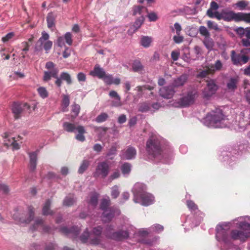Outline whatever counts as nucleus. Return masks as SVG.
Segmentation results:
<instances>
[{
    "instance_id": "nucleus-33",
    "label": "nucleus",
    "mask_w": 250,
    "mask_h": 250,
    "mask_svg": "<svg viewBox=\"0 0 250 250\" xmlns=\"http://www.w3.org/2000/svg\"><path fill=\"white\" fill-rule=\"evenodd\" d=\"M12 111L15 118H19L22 111L21 105L18 103H14L12 106Z\"/></svg>"
},
{
    "instance_id": "nucleus-22",
    "label": "nucleus",
    "mask_w": 250,
    "mask_h": 250,
    "mask_svg": "<svg viewBox=\"0 0 250 250\" xmlns=\"http://www.w3.org/2000/svg\"><path fill=\"white\" fill-rule=\"evenodd\" d=\"M239 78L238 76L230 77L226 81V87L229 92H234L237 88Z\"/></svg>"
},
{
    "instance_id": "nucleus-42",
    "label": "nucleus",
    "mask_w": 250,
    "mask_h": 250,
    "mask_svg": "<svg viewBox=\"0 0 250 250\" xmlns=\"http://www.w3.org/2000/svg\"><path fill=\"white\" fill-rule=\"evenodd\" d=\"M199 32L200 35L203 36L204 38L210 37V35L208 29L204 26H201L199 27Z\"/></svg>"
},
{
    "instance_id": "nucleus-28",
    "label": "nucleus",
    "mask_w": 250,
    "mask_h": 250,
    "mask_svg": "<svg viewBox=\"0 0 250 250\" xmlns=\"http://www.w3.org/2000/svg\"><path fill=\"white\" fill-rule=\"evenodd\" d=\"M102 79L107 84L118 85L121 83V80L119 78H114L112 75L109 74H105Z\"/></svg>"
},
{
    "instance_id": "nucleus-27",
    "label": "nucleus",
    "mask_w": 250,
    "mask_h": 250,
    "mask_svg": "<svg viewBox=\"0 0 250 250\" xmlns=\"http://www.w3.org/2000/svg\"><path fill=\"white\" fill-rule=\"evenodd\" d=\"M99 194L96 192L91 193L87 198V202L89 207L91 208H95L98 204Z\"/></svg>"
},
{
    "instance_id": "nucleus-46",
    "label": "nucleus",
    "mask_w": 250,
    "mask_h": 250,
    "mask_svg": "<svg viewBox=\"0 0 250 250\" xmlns=\"http://www.w3.org/2000/svg\"><path fill=\"white\" fill-rule=\"evenodd\" d=\"M238 21H244L250 22V13H238Z\"/></svg>"
},
{
    "instance_id": "nucleus-21",
    "label": "nucleus",
    "mask_w": 250,
    "mask_h": 250,
    "mask_svg": "<svg viewBox=\"0 0 250 250\" xmlns=\"http://www.w3.org/2000/svg\"><path fill=\"white\" fill-rule=\"evenodd\" d=\"M219 5L215 1H211L210 3V7L207 11L206 15L210 18H215L218 20L220 12L218 11Z\"/></svg>"
},
{
    "instance_id": "nucleus-12",
    "label": "nucleus",
    "mask_w": 250,
    "mask_h": 250,
    "mask_svg": "<svg viewBox=\"0 0 250 250\" xmlns=\"http://www.w3.org/2000/svg\"><path fill=\"white\" fill-rule=\"evenodd\" d=\"M49 35L45 32H42V36L39 40L35 46V50L36 51H40L43 48L46 53H48V51L50 50L52 46V42L49 40Z\"/></svg>"
},
{
    "instance_id": "nucleus-9",
    "label": "nucleus",
    "mask_w": 250,
    "mask_h": 250,
    "mask_svg": "<svg viewBox=\"0 0 250 250\" xmlns=\"http://www.w3.org/2000/svg\"><path fill=\"white\" fill-rule=\"evenodd\" d=\"M198 96V93L195 89L188 91L186 95L181 98L178 101L172 100L170 101L169 104L175 107H182L187 106L192 104Z\"/></svg>"
},
{
    "instance_id": "nucleus-13",
    "label": "nucleus",
    "mask_w": 250,
    "mask_h": 250,
    "mask_svg": "<svg viewBox=\"0 0 250 250\" xmlns=\"http://www.w3.org/2000/svg\"><path fill=\"white\" fill-rule=\"evenodd\" d=\"M45 68L48 70L44 72L43 81L47 82L49 81L51 77L55 78L56 80L59 78L58 74L59 69L55 67V64L52 62H48L46 63Z\"/></svg>"
},
{
    "instance_id": "nucleus-57",
    "label": "nucleus",
    "mask_w": 250,
    "mask_h": 250,
    "mask_svg": "<svg viewBox=\"0 0 250 250\" xmlns=\"http://www.w3.org/2000/svg\"><path fill=\"white\" fill-rule=\"evenodd\" d=\"M64 41H65L67 44L71 45L72 44V36L70 32H67L65 34L64 37Z\"/></svg>"
},
{
    "instance_id": "nucleus-47",
    "label": "nucleus",
    "mask_w": 250,
    "mask_h": 250,
    "mask_svg": "<svg viewBox=\"0 0 250 250\" xmlns=\"http://www.w3.org/2000/svg\"><path fill=\"white\" fill-rule=\"evenodd\" d=\"M80 110V106L77 104L72 105V112L74 114L71 115L72 120L75 119L79 114Z\"/></svg>"
},
{
    "instance_id": "nucleus-6",
    "label": "nucleus",
    "mask_w": 250,
    "mask_h": 250,
    "mask_svg": "<svg viewBox=\"0 0 250 250\" xmlns=\"http://www.w3.org/2000/svg\"><path fill=\"white\" fill-rule=\"evenodd\" d=\"M113 230V226H107L105 232L106 237L112 239L120 241L127 238L131 231H134V228L129 224H126L124 226L122 227V230L112 232Z\"/></svg>"
},
{
    "instance_id": "nucleus-3",
    "label": "nucleus",
    "mask_w": 250,
    "mask_h": 250,
    "mask_svg": "<svg viewBox=\"0 0 250 250\" xmlns=\"http://www.w3.org/2000/svg\"><path fill=\"white\" fill-rule=\"evenodd\" d=\"M229 119L220 108H215L208 112L203 119L206 126L211 128H223L227 126Z\"/></svg>"
},
{
    "instance_id": "nucleus-50",
    "label": "nucleus",
    "mask_w": 250,
    "mask_h": 250,
    "mask_svg": "<svg viewBox=\"0 0 250 250\" xmlns=\"http://www.w3.org/2000/svg\"><path fill=\"white\" fill-rule=\"evenodd\" d=\"M132 69L135 72H139L143 69V66L139 61H135L132 64Z\"/></svg>"
},
{
    "instance_id": "nucleus-35",
    "label": "nucleus",
    "mask_w": 250,
    "mask_h": 250,
    "mask_svg": "<svg viewBox=\"0 0 250 250\" xmlns=\"http://www.w3.org/2000/svg\"><path fill=\"white\" fill-rule=\"evenodd\" d=\"M51 200L48 199L43 205L42 208V214L44 215H52L53 214V211L50 209V207L51 205Z\"/></svg>"
},
{
    "instance_id": "nucleus-32",
    "label": "nucleus",
    "mask_w": 250,
    "mask_h": 250,
    "mask_svg": "<svg viewBox=\"0 0 250 250\" xmlns=\"http://www.w3.org/2000/svg\"><path fill=\"white\" fill-rule=\"evenodd\" d=\"M47 26L49 29L54 30L55 28V16L52 13L48 14L46 18Z\"/></svg>"
},
{
    "instance_id": "nucleus-58",
    "label": "nucleus",
    "mask_w": 250,
    "mask_h": 250,
    "mask_svg": "<svg viewBox=\"0 0 250 250\" xmlns=\"http://www.w3.org/2000/svg\"><path fill=\"white\" fill-rule=\"evenodd\" d=\"M171 29L172 31L175 30L176 34L179 35L181 33L182 27L178 22H176L174 23V26L171 28Z\"/></svg>"
},
{
    "instance_id": "nucleus-1",
    "label": "nucleus",
    "mask_w": 250,
    "mask_h": 250,
    "mask_svg": "<svg viewBox=\"0 0 250 250\" xmlns=\"http://www.w3.org/2000/svg\"><path fill=\"white\" fill-rule=\"evenodd\" d=\"M250 219L248 216H241L234 219L232 222L241 230L233 229L229 235L231 222H224L218 224L216 227V239L221 243L228 244L230 239L239 240L244 242L250 237V224L247 223L246 219Z\"/></svg>"
},
{
    "instance_id": "nucleus-52",
    "label": "nucleus",
    "mask_w": 250,
    "mask_h": 250,
    "mask_svg": "<svg viewBox=\"0 0 250 250\" xmlns=\"http://www.w3.org/2000/svg\"><path fill=\"white\" fill-rule=\"evenodd\" d=\"M89 163L87 160H84L83 161L81 165L80 166L78 172L79 173H83L87 168Z\"/></svg>"
},
{
    "instance_id": "nucleus-55",
    "label": "nucleus",
    "mask_w": 250,
    "mask_h": 250,
    "mask_svg": "<svg viewBox=\"0 0 250 250\" xmlns=\"http://www.w3.org/2000/svg\"><path fill=\"white\" fill-rule=\"evenodd\" d=\"M151 233V232L150 228L142 229L139 231V235L142 237L146 236Z\"/></svg>"
},
{
    "instance_id": "nucleus-48",
    "label": "nucleus",
    "mask_w": 250,
    "mask_h": 250,
    "mask_svg": "<svg viewBox=\"0 0 250 250\" xmlns=\"http://www.w3.org/2000/svg\"><path fill=\"white\" fill-rule=\"evenodd\" d=\"M207 26L210 29H213L217 31H219L221 29L219 27L217 23L211 21H208L207 22Z\"/></svg>"
},
{
    "instance_id": "nucleus-59",
    "label": "nucleus",
    "mask_w": 250,
    "mask_h": 250,
    "mask_svg": "<svg viewBox=\"0 0 250 250\" xmlns=\"http://www.w3.org/2000/svg\"><path fill=\"white\" fill-rule=\"evenodd\" d=\"M144 18L143 16H141L139 19L136 20L133 25V26L136 30L141 26V25H142V23L144 21Z\"/></svg>"
},
{
    "instance_id": "nucleus-54",
    "label": "nucleus",
    "mask_w": 250,
    "mask_h": 250,
    "mask_svg": "<svg viewBox=\"0 0 250 250\" xmlns=\"http://www.w3.org/2000/svg\"><path fill=\"white\" fill-rule=\"evenodd\" d=\"M120 193L119 188L117 186H114L111 188V196L114 198H117Z\"/></svg>"
},
{
    "instance_id": "nucleus-41",
    "label": "nucleus",
    "mask_w": 250,
    "mask_h": 250,
    "mask_svg": "<svg viewBox=\"0 0 250 250\" xmlns=\"http://www.w3.org/2000/svg\"><path fill=\"white\" fill-rule=\"evenodd\" d=\"M147 89V87L146 86H137L134 90L137 91L136 97L138 98H140L143 96L144 93L145 91ZM149 90H151V88H148Z\"/></svg>"
},
{
    "instance_id": "nucleus-34",
    "label": "nucleus",
    "mask_w": 250,
    "mask_h": 250,
    "mask_svg": "<svg viewBox=\"0 0 250 250\" xmlns=\"http://www.w3.org/2000/svg\"><path fill=\"white\" fill-rule=\"evenodd\" d=\"M222 67V63L220 60H217L215 62L214 64H209L208 65V71L210 73H213L216 71L221 70Z\"/></svg>"
},
{
    "instance_id": "nucleus-19",
    "label": "nucleus",
    "mask_w": 250,
    "mask_h": 250,
    "mask_svg": "<svg viewBox=\"0 0 250 250\" xmlns=\"http://www.w3.org/2000/svg\"><path fill=\"white\" fill-rule=\"evenodd\" d=\"M136 149L133 146H128L121 151L120 155L122 159L131 160L136 157Z\"/></svg>"
},
{
    "instance_id": "nucleus-39",
    "label": "nucleus",
    "mask_w": 250,
    "mask_h": 250,
    "mask_svg": "<svg viewBox=\"0 0 250 250\" xmlns=\"http://www.w3.org/2000/svg\"><path fill=\"white\" fill-rule=\"evenodd\" d=\"M203 43L208 50H211L212 49L214 46V42L210 37L204 38Z\"/></svg>"
},
{
    "instance_id": "nucleus-38",
    "label": "nucleus",
    "mask_w": 250,
    "mask_h": 250,
    "mask_svg": "<svg viewBox=\"0 0 250 250\" xmlns=\"http://www.w3.org/2000/svg\"><path fill=\"white\" fill-rule=\"evenodd\" d=\"M121 169L124 176L126 177L131 171V166L128 163H125L122 165Z\"/></svg>"
},
{
    "instance_id": "nucleus-4",
    "label": "nucleus",
    "mask_w": 250,
    "mask_h": 250,
    "mask_svg": "<svg viewBox=\"0 0 250 250\" xmlns=\"http://www.w3.org/2000/svg\"><path fill=\"white\" fill-rule=\"evenodd\" d=\"M186 204L192 213L184 217L185 221L182 225L185 229H190L198 226L203 221L205 215L198 209L197 206L193 201L188 200Z\"/></svg>"
},
{
    "instance_id": "nucleus-14",
    "label": "nucleus",
    "mask_w": 250,
    "mask_h": 250,
    "mask_svg": "<svg viewBox=\"0 0 250 250\" xmlns=\"http://www.w3.org/2000/svg\"><path fill=\"white\" fill-rule=\"evenodd\" d=\"M109 170V165L106 162H100L96 167L94 173V176L104 178L108 175Z\"/></svg>"
},
{
    "instance_id": "nucleus-62",
    "label": "nucleus",
    "mask_w": 250,
    "mask_h": 250,
    "mask_svg": "<svg viewBox=\"0 0 250 250\" xmlns=\"http://www.w3.org/2000/svg\"><path fill=\"white\" fill-rule=\"evenodd\" d=\"M14 36L13 32H10L6 34L4 37H2V41L3 42H6L11 40Z\"/></svg>"
},
{
    "instance_id": "nucleus-11",
    "label": "nucleus",
    "mask_w": 250,
    "mask_h": 250,
    "mask_svg": "<svg viewBox=\"0 0 250 250\" xmlns=\"http://www.w3.org/2000/svg\"><path fill=\"white\" fill-rule=\"evenodd\" d=\"M34 216V208L31 206L28 207L27 214H25V212H21L18 210H15L13 214V219L20 224L29 223L33 219Z\"/></svg>"
},
{
    "instance_id": "nucleus-45",
    "label": "nucleus",
    "mask_w": 250,
    "mask_h": 250,
    "mask_svg": "<svg viewBox=\"0 0 250 250\" xmlns=\"http://www.w3.org/2000/svg\"><path fill=\"white\" fill-rule=\"evenodd\" d=\"M150 110H151L150 105L148 103H142L139 106V110L142 112H146Z\"/></svg>"
},
{
    "instance_id": "nucleus-20",
    "label": "nucleus",
    "mask_w": 250,
    "mask_h": 250,
    "mask_svg": "<svg viewBox=\"0 0 250 250\" xmlns=\"http://www.w3.org/2000/svg\"><path fill=\"white\" fill-rule=\"evenodd\" d=\"M238 13H235L231 11L222 10L220 12L218 20H223L225 21H229L232 20L238 21Z\"/></svg>"
},
{
    "instance_id": "nucleus-37",
    "label": "nucleus",
    "mask_w": 250,
    "mask_h": 250,
    "mask_svg": "<svg viewBox=\"0 0 250 250\" xmlns=\"http://www.w3.org/2000/svg\"><path fill=\"white\" fill-rule=\"evenodd\" d=\"M70 104V98L69 96L67 95H63L62 99V111L63 112H66L67 110V107L69 106Z\"/></svg>"
},
{
    "instance_id": "nucleus-18",
    "label": "nucleus",
    "mask_w": 250,
    "mask_h": 250,
    "mask_svg": "<svg viewBox=\"0 0 250 250\" xmlns=\"http://www.w3.org/2000/svg\"><path fill=\"white\" fill-rule=\"evenodd\" d=\"M238 126L240 131H243L250 128V117L245 116L244 112H241Z\"/></svg>"
},
{
    "instance_id": "nucleus-56",
    "label": "nucleus",
    "mask_w": 250,
    "mask_h": 250,
    "mask_svg": "<svg viewBox=\"0 0 250 250\" xmlns=\"http://www.w3.org/2000/svg\"><path fill=\"white\" fill-rule=\"evenodd\" d=\"M117 153V148L115 146H112L107 154V156L109 159H112V156H115Z\"/></svg>"
},
{
    "instance_id": "nucleus-15",
    "label": "nucleus",
    "mask_w": 250,
    "mask_h": 250,
    "mask_svg": "<svg viewBox=\"0 0 250 250\" xmlns=\"http://www.w3.org/2000/svg\"><path fill=\"white\" fill-rule=\"evenodd\" d=\"M217 88L218 86L214 80H210L208 81L207 86L203 91V97L206 99L209 98L215 93Z\"/></svg>"
},
{
    "instance_id": "nucleus-60",
    "label": "nucleus",
    "mask_w": 250,
    "mask_h": 250,
    "mask_svg": "<svg viewBox=\"0 0 250 250\" xmlns=\"http://www.w3.org/2000/svg\"><path fill=\"white\" fill-rule=\"evenodd\" d=\"M235 158L234 157H230L229 155H227L224 157V161L226 162L227 164L232 166V162L235 161Z\"/></svg>"
},
{
    "instance_id": "nucleus-17",
    "label": "nucleus",
    "mask_w": 250,
    "mask_h": 250,
    "mask_svg": "<svg viewBox=\"0 0 250 250\" xmlns=\"http://www.w3.org/2000/svg\"><path fill=\"white\" fill-rule=\"evenodd\" d=\"M3 139L4 144L7 146H10L13 149H19V144L12 134L7 132L5 133L3 135Z\"/></svg>"
},
{
    "instance_id": "nucleus-29",
    "label": "nucleus",
    "mask_w": 250,
    "mask_h": 250,
    "mask_svg": "<svg viewBox=\"0 0 250 250\" xmlns=\"http://www.w3.org/2000/svg\"><path fill=\"white\" fill-rule=\"evenodd\" d=\"M105 72L99 65H96L94 69L90 72V74L94 77H97L99 79H103Z\"/></svg>"
},
{
    "instance_id": "nucleus-24",
    "label": "nucleus",
    "mask_w": 250,
    "mask_h": 250,
    "mask_svg": "<svg viewBox=\"0 0 250 250\" xmlns=\"http://www.w3.org/2000/svg\"><path fill=\"white\" fill-rule=\"evenodd\" d=\"M160 95L166 99H170L172 97L175 91L172 86H166L160 89Z\"/></svg>"
},
{
    "instance_id": "nucleus-36",
    "label": "nucleus",
    "mask_w": 250,
    "mask_h": 250,
    "mask_svg": "<svg viewBox=\"0 0 250 250\" xmlns=\"http://www.w3.org/2000/svg\"><path fill=\"white\" fill-rule=\"evenodd\" d=\"M152 42V38L149 36H143L140 40V44L145 48H148L150 46Z\"/></svg>"
},
{
    "instance_id": "nucleus-23",
    "label": "nucleus",
    "mask_w": 250,
    "mask_h": 250,
    "mask_svg": "<svg viewBox=\"0 0 250 250\" xmlns=\"http://www.w3.org/2000/svg\"><path fill=\"white\" fill-rule=\"evenodd\" d=\"M31 229L32 230H42L44 232H51L50 228L45 226L42 219L38 218L36 219L34 224L32 226Z\"/></svg>"
},
{
    "instance_id": "nucleus-30",
    "label": "nucleus",
    "mask_w": 250,
    "mask_h": 250,
    "mask_svg": "<svg viewBox=\"0 0 250 250\" xmlns=\"http://www.w3.org/2000/svg\"><path fill=\"white\" fill-rule=\"evenodd\" d=\"M60 231L66 235L73 233L75 235H77L79 233L80 230L78 227H73L70 229H68L66 227H62L60 228Z\"/></svg>"
},
{
    "instance_id": "nucleus-25",
    "label": "nucleus",
    "mask_w": 250,
    "mask_h": 250,
    "mask_svg": "<svg viewBox=\"0 0 250 250\" xmlns=\"http://www.w3.org/2000/svg\"><path fill=\"white\" fill-rule=\"evenodd\" d=\"M62 80L66 81L68 84L72 83V80L70 75L67 72H62L61 74L60 77L56 80L55 83L58 87H60L62 84Z\"/></svg>"
},
{
    "instance_id": "nucleus-16",
    "label": "nucleus",
    "mask_w": 250,
    "mask_h": 250,
    "mask_svg": "<svg viewBox=\"0 0 250 250\" xmlns=\"http://www.w3.org/2000/svg\"><path fill=\"white\" fill-rule=\"evenodd\" d=\"M231 59L234 64L241 65L247 63L250 58L243 54H236L234 50L231 51Z\"/></svg>"
},
{
    "instance_id": "nucleus-61",
    "label": "nucleus",
    "mask_w": 250,
    "mask_h": 250,
    "mask_svg": "<svg viewBox=\"0 0 250 250\" xmlns=\"http://www.w3.org/2000/svg\"><path fill=\"white\" fill-rule=\"evenodd\" d=\"M120 176V172L118 170L114 171L109 176V181H111L118 178Z\"/></svg>"
},
{
    "instance_id": "nucleus-64",
    "label": "nucleus",
    "mask_w": 250,
    "mask_h": 250,
    "mask_svg": "<svg viewBox=\"0 0 250 250\" xmlns=\"http://www.w3.org/2000/svg\"><path fill=\"white\" fill-rule=\"evenodd\" d=\"M20 48L22 52H27L29 50V45L27 42H23L21 44Z\"/></svg>"
},
{
    "instance_id": "nucleus-8",
    "label": "nucleus",
    "mask_w": 250,
    "mask_h": 250,
    "mask_svg": "<svg viewBox=\"0 0 250 250\" xmlns=\"http://www.w3.org/2000/svg\"><path fill=\"white\" fill-rule=\"evenodd\" d=\"M103 228L100 226L93 228L92 232L89 233L87 229L83 232L80 237L83 243H87L92 245H99L101 241V234Z\"/></svg>"
},
{
    "instance_id": "nucleus-63",
    "label": "nucleus",
    "mask_w": 250,
    "mask_h": 250,
    "mask_svg": "<svg viewBox=\"0 0 250 250\" xmlns=\"http://www.w3.org/2000/svg\"><path fill=\"white\" fill-rule=\"evenodd\" d=\"M173 41L176 43H180L184 41V37L180 34L174 36L173 37Z\"/></svg>"
},
{
    "instance_id": "nucleus-43",
    "label": "nucleus",
    "mask_w": 250,
    "mask_h": 250,
    "mask_svg": "<svg viewBox=\"0 0 250 250\" xmlns=\"http://www.w3.org/2000/svg\"><path fill=\"white\" fill-rule=\"evenodd\" d=\"M37 91L40 96L42 99H45L47 98L48 96V93L46 89L44 87H39L37 89Z\"/></svg>"
},
{
    "instance_id": "nucleus-2",
    "label": "nucleus",
    "mask_w": 250,
    "mask_h": 250,
    "mask_svg": "<svg viewBox=\"0 0 250 250\" xmlns=\"http://www.w3.org/2000/svg\"><path fill=\"white\" fill-rule=\"evenodd\" d=\"M165 141L159 135L152 134L146 144V151L149 161L169 164L173 160V149L169 145L164 146Z\"/></svg>"
},
{
    "instance_id": "nucleus-40",
    "label": "nucleus",
    "mask_w": 250,
    "mask_h": 250,
    "mask_svg": "<svg viewBox=\"0 0 250 250\" xmlns=\"http://www.w3.org/2000/svg\"><path fill=\"white\" fill-rule=\"evenodd\" d=\"M75 202V199L73 195H70L65 197L63 201V205L65 206H71Z\"/></svg>"
},
{
    "instance_id": "nucleus-7",
    "label": "nucleus",
    "mask_w": 250,
    "mask_h": 250,
    "mask_svg": "<svg viewBox=\"0 0 250 250\" xmlns=\"http://www.w3.org/2000/svg\"><path fill=\"white\" fill-rule=\"evenodd\" d=\"M110 204V200L108 197L103 199L100 204V208L103 211L102 219L104 223L109 222L114 216L118 215L120 213L117 208H109Z\"/></svg>"
},
{
    "instance_id": "nucleus-26",
    "label": "nucleus",
    "mask_w": 250,
    "mask_h": 250,
    "mask_svg": "<svg viewBox=\"0 0 250 250\" xmlns=\"http://www.w3.org/2000/svg\"><path fill=\"white\" fill-rule=\"evenodd\" d=\"M188 79V75L183 74L179 77L173 79L172 84V86L179 87L183 86Z\"/></svg>"
},
{
    "instance_id": "nucleus-31",
    "label": "nucleus",
    "mask_w": 250,
    "mask_h": 250,
    "mask_svg": "<svg viewBox=\"0 0 250 250\" xmlns=\"http://www.w3.org/2000/svg\"><path fill=\"white\" fill-rule=\"evenodd\" d=\"M30 158L29 167L31 171H34L36 167L37 153V152H32L29 153Z\"/></svg>"
},
{
    "instance_id": "nucleus-51",
    "label": "nucleus",
    "mask_w": 250,
    "mask_h": 250,
    "mask_svg": "<svg viewBox=\"0 0 250 250\" xmlns=\"http://www.w3.org/2000/svg\"><path fill=\"white\" fill-rule=\"evenodd\" d=\"M146 9L142 6H134L133 7V15H141L144 11H146Z\"/></svg>"
},
{
    "instance_id": "nucleus-5",
    "label": "nucleus",
    "mask_w": 250,
    "mask_h": 250,
    "mask_svg": "<svg viewBox=\"0 0 250 250\" xmlns=\"http://www.w3.org/2000/svg\"><path fill=\"white\" fill-rule=\"evenodd\" d=\"M146 186L144 184L136 183L132 189L133 201L144 206H148L154 203L155 198L151 193L146 191Z\"/></svg>"
},
{
    "instance_id": "nucleus-44",
    "label": "nucleus",
    "mask_w": 250,
    "mask_h": 250,
    "mask_svg": "<svg viewBox=\"0 0 250 250\" xmlns=\"http://www.w3.org/2000/svg\"><path fill=\"white\" fill-rule=\"evenodd\" d=\"M151 232L159 233L163 231L164 227L160 224H155L151 226L150 227Z\"/></svg>"
},
{
    "instance_id": "nucleus-53",
    "label": "nucleus",
    "mask_w": 250,
    "mask_h": 250,
    "mask_svg": "<svg viewBox=\"0 0 250 250\" xmlns=\"http://www.w3.org/2000/svg\"><path fill=\"white\" fill-rule=\"evenodd\" d=\"M108 116L106 113H102L96 118V121L97 123H102L104 122L107 119Z\"/></svg>"
},
{
    "instance_id": "nucleus-49",
    "label": "nucleus",
    "mask_w": 250,
    "mask_h": 250,
    "mask_svg": "<svg viewBox=\"0 0 250 250\" xmlns=\"http://www.w3.org/2000/svg\"><path fill=\"white\" fill-rule=\"evenodd\" d=\"M249 2L245 0L239 1L237 2L235 5L238 7L240 10H243L246 8V7L249 5Z\"/></svg>"
},
{
    "instance_id": "nucleus-10",
    "label": "nucleus",
    "mask_w": 250,
    "mask_h": 250,
    "mask_svg": "<svg viewBox=\"0 0 250 250\" xmlns=\"http://www.w3.org/2000/svg\"><path fill=\"white\" fill-rule=\"evenodd\" d=\"M62 127L63 129L68 132H78L76 135V139L80 142H83L85 141V136L84 134L85 133L84 127L82 125H78L76 126L74 124L68 122H64L63 123Z\"/></svg>"
}]
</instances>
